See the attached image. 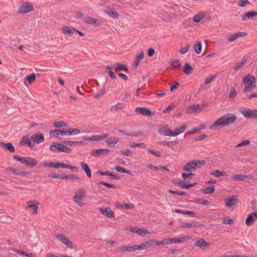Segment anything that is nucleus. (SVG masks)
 Here are the masks:
<instances>
[{"label": "nucleus", "instance_id": "f257e3e1", "mask_svg": "<svg viewBox=\"0 0 257 257\" xmlns=\"http://www.w3.org/2000/svg\"><path fill=\"white\" fill-rule=\"evenodd\" d=\"M237 120V116L234 113H228L218 118L210 126V128L217 130L218 128L222 127L233 124Z\"/></svg>", "mask_w": 257, "mask_h": 257}, {"label": "nucleus", "instance_id": "f03ea898", "mask_svg": "<svg viewBox=\"0 0 257 257\" xmlns=\"http://www.w3.org/2000/svg\"><path fill=\"white\" fill-rule=\"evenodd\" d=\"M243 83L244 87L243 90V93L250 92L255 87V80L254 76L248 75L243 77Z\"/></svg>", "mask_w": 257, "mask_h": 257}, {"label": "nucleus", "instance_id": "7ed1b4c3", "mask_svg": "<svg viewBox=\"0 0 257 257\" xmlns=\"http://www.w3.org/2000/svg\"><path fill=\"white\" fill-rule=\"evenodd\" d=\"M86 196V192L84 188H80L77 190L73 197V201L79 206H83L84 204L82 202L84 201Z\"/></svg>", "mask_w": 257, "mask_h": 257}, {"label": "nucleus", "instance_id": "20e7f679", "mask_svg": "<svg viewBox=\"0 0 257 257\" xmlns=\"http://www.w3.org/2000/svg\"><path fill=\"white\" fill-rule=\"evenodd\" d=\"M14 158L17 161L29 167H35L38 163L36 159L29 157H21L17 155H14Z\"/></svg>", "mask_w": 257, "mask_h": 257}, {"label": "nucleus", "instance_id": "39448f33", "mask_svg": "<svg viewBox=\"0 0 257 257\" xmlns=\"http://www.w3.org/2000/svg\"><path fill=\"white\" fill-rule=\"evenodd\" d=\"M50 150L53 152H65L70 153L72 151V149L60 143H53L50 146Z\"/></svg>", "mask_w": 257, "mask_h": 257}, {"label": "nucleus", "instance_id": "423d86ee", "mask_svg": "<svg viewBox=\"0 0 257 257\" xmlns=\"http://www.w3.org/2000/svg\"><path fill=\"white\" fill-rule=\"evenodd\" d=\"M204 164L203 160H195L188 162L183 168L185 171L192 172Z\"/></svg>", "mask_w": 257, "mask_h": 257}, {"label": "nucleus", "instance_id": "0eeeda50", "mask_svg": "<svg viewBox=\"0 0 257 257\" xmlns=\"http://www.w3.org/2000/svg\"><path fill=\"white\" fill-rule=\"evenodd\" d=\"M189 238V236L186 235L182 237L168 238L164 239V244L167 245L170 243H183L186 240Z\"/></svg>", "mask_w": 257, "mask_h": 257}, {"label": "nucleus", "instance_id": "6e6552de", "mask_svg": "<svg viewBox=\"0 0 257 257\" xmlns=\"http://www.w3.org/2000/svg\"><path fill=\"white\" fill-rule=\"evenodd\" d=\"M39 203L35 200H30L27 202L26 209L31 210L33 213L37 214Z\"/></svg>", "mask_w": 257, "mask_h": 257}, {"label": "nucleus", "instance_id": "1a4fd4ad", "mask_svg": "<svg viewBox=\"0 0 257 257\" xmlns=\"http://www.w3.org/2000/svg\"><path fill=\"white\" fill-rule=\"evenodd\" d=\"M241 113L247 118H254L255 109H250L243 108L240 110Z\"/></svg>", "mask_w": 257, "mask_h": 257}, {"label": "nucleus", "instance_id": "9d476101", "mask_svg": "<svg viewBox=\"0 0 257 257\" xmlns=\"http://www.w3.org/2000/svg\"><path fill=\"white\" fill-rule=\"evenodd\" d=\"M237 199L235 195H232L230 198L225 200V204L227 208H231L236 207L237 203Z\"/></svg>", "mask_w": 257, "mask_h": 257}, {"label": "nucleus", "instance_id": "9b49d317", "mask_svg": "<svg viewBox=\"0 0 257 257\" xmlns=\"http://www.w3.org/2000/svg\"><path fill=\"white\" fill-rule=\"evenodd\" d=\"M135 111L139 112L143 115L153 116L155 115V113L149 108L144 107H137L135 108Z\"/></svg>", "mask_w": 257, "mask_h": 257}, {"label": "nucleus", "instance_id": "f8f14e48", "mask_svg": "<svg viewBox=\"0 0 257 257\" xmlns=\"http://www.w3.org/2000/svg\"><path fill=\"white\" fill-rule=\"evenodd\" d=\"M33 10V5L29 3H25L23 6L19 9V12L22 14H26L30 12Z\"/></svg>", "mask_w": 257, "mask_h": 257}, {"label": "nucleus", "instance_id": "ddd939ff", "mask_svg": "<svg viewBox=\"0 0 257 257\" xmlns=\"http://www.w3.org/2000/svg\"><path fill=\"white\" fill-rule=\"evenodd\" d=\"M56 238L65 244L68 247H72L73 245L72 242L69 240L68 237L63 234H59L56 235Z\"/></svg>", "mask_w": 257, "mask_h": 257}, {"label": "nucleus", "instance_id": "4468645a", "mask_svg": "<svg viewBox=\"0 0 257 257\" xmlns=\"http://www.w3.org/2000/svg\"><path fill=\"white\" fill-rule=\"evenodd\" d=\"M109 152V150L108 149H99L93 150L91 152L92 155L96 158L100 157L101 155L106 156Z\"/></svg>", "mask_w": 257, "mask_h": 257}, {"label": "nucleus", "instance_id": "2eb2a0df", "mask_svg": "<svg viewBox=\"0 0 257 257\" xmlns=\"http://www.w3.org/2000/svg\"><path fill=\"white\" fill-rule=\"evenodd\" d=\"M97 210L104 216L108 218H113L114 214L113 211L108 207L106 208H98Z\"/></svg>", "mask_w": 257, "mask_h": 257}, {"label": "nucleus", "instance_id": "dca6fc26", "mask_svg": "<svg viewBox=\"0 0 257 257\" xmlns=\"http://www.w3.org/2000/svg\"><path fill=\"white\" fill-rule=\"evenodd\" d=\"M31 139L33 142L40 144L44 141V137L40 132H37L31 136Z\"/></svg>", "mask_w": 257, "mask_h": 257}, {"label": "nucleus", "instance_id": "f3484780", "mask_svg": "<svg viewBox=\"0 0 257 257\" xmlns=\"http://www.w3.org/2000/svg\"><path fill=\"white\" fill-rule=\"evenodd\" d=\"M247 35L245 32H238L237 33L233 34L230 36H227V40L229 42H232L235 40L237 38L239 37H243Z\"/></svg>", "mask_w": 257, "mask_h": 257}, {"label": "nucleus", "instance_id": "a211bd4d", "mask_svg": "<svg viewBox=\"0 0 257 257\" xmlns=\"http://www.w3.org/2000/svg\"><path fill=\"white\" fill-rule=\"evenodd\" d=\"M8 170L10 172L14 173L15 174L17 175H21V176H27L29 174L28 172H24L20 170L19 169H16L13 167H10L8 169Z\"/></svg>", "mask_w": 257, "mask_h": 257}, {"label": "nucleus", "instance_id": "6ab92c4d", "mask_svg": "<svg viewBox=\"0 0 257 257\" xmlns=\"http://www.w3.org/2000/svg\"><path fill=\"white\" fill-rule=\"evenodd\" d=\"M144 59V52H141L138 55L136 56V59L134 64L132 65L134 69L137 68L140 62Z\"/></svg>", "mask_w": 257, "mask_h": 257}, {"label": "nucleus", "instance_id": "aec40b11", "mask_svg": "<svg viewBox=\"0 0 257 257\" xmlns=\"http://www.w3.org/2000/svg\"><path fill=\"white\" fill-rule=\"evenodd\" d=\"M194 244L195 246L199 247L201 249H205L209 245V244L203 239L197 240Z\"/></svg>", "mask_w": 257, "mask_h": 257}, {"label": "nucleus", "instance_id": "412c9836", "mask_svg": "<svg viewBox=\"0 0 257 257\" xmlns=\"http://www.w3.org/2000/svg\"><path fill=\"white\" fill-rule=\"evenodd\" d=\"M104 12L105 14L113 19H118L119 15L118 13L114 9H109L108 10L105 11Z\"/></svg>", "mask_w": 257, "mask_h": 257}, {"label": "nucleus", "instance_id": "4be33fe9", "mask_svg": "<svg viewBox=\"0 0 257 257\" xmlns=\"http://www.w3.org/2000/svg\"><path fill=\"white\" fill-rule=\"evenodd\" d=\"M80 164L82 169L85 171L87 176L89 178H91V171L89 169L88 165L84 162H81Z\"/></svg>", "mask_w": 257, "mask_h": 257}, {"label": "nucleus", "instance_id": "5701e85b", "mask_svg": "<svg viewBox=\"0 0 257 257\" xmlns=\"http://www.w3.org/2000/svg\"><path fill=\"white\" fill-rule=\"evenodd\" d=\"M119 132L122 133L124 135L131 136V137H138L143 135V132L141 131H139L138 132H132V133H127L126 131L124 130H118Z\"/></svg>", "mask_w": 257, "mask_h": 257}, {"label": "nucleus", "instance_id": "b1692460", "mask_svg": "<svg viewBox=\"0 0 257 257\" xmlns=\"http://www.w3.org/2000/svg\"><path fill=\"white\" fill-rule=\"evenodd\" d=\"M254 17H257V13L255 12H249L244 16H241V20L243 21H245L247 19H250Z\"/></svg>", "mask_w": 257, "mask_h": 257}, {"label": "nucleus", "instance_id": "393cba45", "mask_svg": "<svg viewBox=\"0 0 257 257\" xmlns=\"http://www.w3.org/2000/svg\"><path fill=\"white\" fill-rule=\"evenodd\" d=\"M0 146L5 148L11 152L14 153L15 151V149L12 143H5L3 142H0Z\"/></svg>", "mask_w": 257, "mask_h": 257}, {"label": "nucleus", "instance_id": "a878e982", "mask_svg": "<svg viewBox=\"0 0 257 257\" xmlns=\"http://www.w3.org/2000/svg\"><path fill=\"white\" fill-rule=\"evenodd\" d=\"M186 128V125L185 124L183 125L182 126H180L176 128L175 131L173 132L172 136L173 137L177 136L179 134L183 133Z\"/></svg>", "mask_w": 257, "mask_h": 257}, {"label": "nucleus", "instance_id": "bb28decb", "mask_svg": "<svg viewBox=\"0 0 257 257\" xmlns=\"http://www.w3.org/2000/svg\"><path fill=\"white\" fill-rule=\"evenodd\" d=\"M200 109L199 104H194L188 107L186 109V112L188 113H191L193 111L196 112Z\"/></svg>", "mask_w": 257, "mask_h": 257}, {"label": "nucleus", "instance_id": "cd10ccee", "mask_svg": "<svg viewBox=\"0 0 257 257\" xmlns=\"http://www.w3.org/2000/svg\"><path fill=\"white\" fill-rule=\"evenodd\" d=\"M178 143V142L177 141H162L159 142V144L163 145L167 147H171L172 146H175L177 145Z\"/></svg>", "mask_w": 257, "mask_h": 257}, {"label": "nucleus", "instance_id": "c85d7f7f", "mask_svg": "<svg viewBox=\"0 0 257 257\" xmlns=\"http://www.w3.org/2000/svg\"><path fill=\"white\" fill-rule=\"evenodd\" d=\"M106 142L109 147H113L118 142V139L115 137L111 138L107 140Z\"/></svg>", "mask_w": 257, "mask_h": 257}, {"label": "nucleus", "instance_id": "c756f323", "mask_svg": "<svg viewBox=\"0 0 257 257\" xmlns=\"http://www.w3.org/2000/svg\"><path fill=\"white\" fill-rule=\"evenodd\" d=\"M226 174L225 172L220 171L219 170H215L214 171L210 173V175L214 176L216 177H220L222 176H224Z\"/></svg>", "mask_w": 257, "mask_h": 257}, {"label": "nucleus", "instance_id": "7c9ffc66", "mask_svg": "<svg viewBox=\"0 0 257 257\" xmlns=\"http://www.w3.org/2000/svg\"><path fill=\"white\" fill-rule=\"evenodd\" d=\"M12 250H14L15 252H18V253H19L22 255H25V256H26L28 257H34V254L33 253H27L23 250H20V249H18L17 248H13L12 249Z\"/></svg>", "mask_w": 257, "mask_h": 257}, {"label": "nucleus", "instance_id": "2f4dec72", "mask_svg": "<svg viewBox=\"0 0 257 257\" xmlns=\"http://www.w3.org/2000/svg\"><path fill=\"white\" fill-rule=\"evenodd\" d=\"M113 68H114V71L127 70V67L126 66L120 63H116L113 65Z\"/></svg>", "mask_w": 257, "mask_h": 257}, {"label": "nucleus", "instance_id": "473e14b6", "mask_svg": "<svg viewBox=\"0 0 257 257\" xmlns=\"http://www.w3.org/2000/svg\"><path fill=\"white\" fill-rule=\"evenodd\" d=\"M159 133L166 136H173V132L170 130H167L164 128H159Z\"/></svg>", "mask_w": 257, "mask_h": 257}, {"label": "nucleus", "instance_id": "72a5a7b5", "mask_svg": "<svg viewBox=\"0 0 257 257\" xmlns=\"http://www.w3.org/2000/svg\"><path fill=\"white\" fill-rule=\"evenodd\" d=\"M254 220H255L254 217L250 213L247 216V217L245 220V223L247 226H251L253 224Z\"/></svg>", "mask_w": 257, "mask_h": 257}, {"label": "nucleus", "instance_id": "f704fd0d", "mask_svg": "<svg viewBox=\"0 0 257 257\" xmlns=\"http://www.w3.org/2000/svg\"><path fill=\"white\" fill-rule=\"evenodd\" d=\"M114 169L118 172L126 173L128 174H131V172L129 170H126V169H124V168H123L121 166H119L118 165H115L114 166Z\"/></svg>", "mask_w": 257, "mask_h": 257}, {"label": "nucleus", "instance_id": "c9c22d12", "mask_svg": "<svg viewBox=\"0 0 257 257\" xmlns=\"http://www.w3.org/2000/svg\"><path fill=\"white\" fill-rule=\"evenodd\" d=\"M215 188L214 186L208 187L205 189H203L202 192L205 194H212L214 192Z\"/></svg>", "mask_w": 257, "mask_h": 257}, {"label": "nucleus", "instance_id": "e433bc0d", "mask_svg": "<svg viewBox=\"0 0 257 257\" xmlns=\"http://www.w3.org/2000/svg\"><path fill=\"white\" fill-rule=\"evenodd\" d=\"M84 21L86 23L91 25L96 24L98 22V20L91 17H85Z\"/></svg>", "mask_w": 257, "mask_h": 257}, {"label": "nucleus", "instance_id": "4c0bfd02", "mask_svg": "<svg viewBox=\"0 0 257 257\" xmlns=\"http://www.w3.org/2000/svg\"><path fill=\"white\" fill-rule=\"evenodd\" d=\"M67 123L64 121H56L53 123V126L56 128L67 126Z\"/></svg>", "mask_w": 257, "mask_h": 257}, {"label": "nucleus", "instance_id": "58836bf2", "mask_svg": "<svg viewBox=\"0 0 257 257\" xmlns=\"http://www.w3.org/2000/svg\"><path fill=\"white\" fill-rule=\"evenodd\" d=\"M154 242V239H152L144 242L142 244H141L142 249L143 250L145 249L147 246H150L151 245H153Z\"/></svg>", "mask_w": 257, "mask_h": 257}, {"label": "nucleus", "instance_id": "ea45409f", "mask_svg": "<svg viewBox=\"0 0 257 257\" xmlns=\"http://www.w3.org/2000/svg\"><path fill=\"white\" fill-rule=\"evenodd\" d=\"M198 226V223L196 222L183 223L182 226L184 228H189L191 227H196Z\"/></svg>", "mask_w": 257, "mask_h": 257}, {"label": "nucleus", "instance_id": "a19ab883", "mask_svg": "<svg viewBox=\"0 0 257 257\" xmlns=\"http://www.w3.org/2000/svg\"><path fill=\"white\" fill-rule=\"evenodd\" d=\"M193 70L192 67L188 64L186 63L183 69V72L187 75H189Z\"/></svg>", "mask_w": 257, "mask_h": 257}, {"label": "nucleus", "instance_id": "79ce46f5", "mask_svg": "<svg viewBox=\"0 0 257 257\" xmlns=\"http://www.w3.org/2000/svg\"><path fill=\"white\" fill-rule=\"evenodd\" d=\"M30 141V140L28 136H23L20 140V145L21 146H26V145H28Z\"/></svg>", "mask_w": 257, "mask_h": 257}, {"label": "nucleus", "instance_id": "37998d69", "mask_svg": "<svg viewBox=\"0 0 257 257\" xmlns=\"http://www.w3.org/2000/svg\"><path fill=\"white\" fill-rule=\"evenodd\" d=\"M129 146L131 148H135L137 147H140L143 148H146V145L145 144L142 143H136L135 142H130L129 143Z\"/></svg>", "mask_w": 257, "mask_h": 257}, {"label": "nucleus", "instance_id": "c03bdc74", "mask_svg": "<svg viewBox=\"0 0 257 257\" xmlns=\"http://www.w3.org/2000/svg\"><path fill=\"white\" fill-rule=\"evenodd\" d=\"M204 16L202 14L196 15L194 16L193 21L195 23H199L204 18Z\"/></svg>", "mask_w": 257, "mask_h": 257}, {"label": "nucleus", "instance_id": "a18cd8bd", "mask_svg": "<svg viewBox=\"0 0 257 257\" xmlns=\"http://www.w3.org/2000/svg\"><path fill=\"white\" fill-rule=\"evenodd\" d=\"M194 49L196 54H199L201 53L202 49L201 42H198V43L194 45Z\"/></svg>", "mask_w": 257, "mask_h": 257}, {"label": "nucleus", "instance_id": "49530a36", "mask_svg": "<svg viewBox=\"0 0 257 257\" xmlns=\"http://www.w3.org/2000/svg\"><path fill=\"white\" fill-rule=\"evenodd\" d=\"M123 107V104L122 103H117V104L113 105L110 107V110L111 111H117L118 109H120Z\"/></svg>", "mask_w": 257, "mask_h": 257}, {"label": "nucleus", "instance_id": "de8ad7c7", "mask_svg": "<svg viewBox=\"0 0 257 257\" xmlns=\"http://www.w3.org/2000/svg\"><path fill=\"white\" fill-rule=\"evenodd\" d=\"M233 179L238 181H243L248 178L247 176L244 175H237L233 176Z\"/></svg>", "mask_w": 257, "mask_h": 257}, {"label": "nucleus", "instance_id": "09e8293b", "mask_svg": "<svg viewBox=\"0 0 257 257\" xmlns=\"http://www.w3.org/2000/svg\"><path fill=\"white\" fill-rule=\"evenodd\" d=\"M216 77V75H211L209 76L208 77H206L205 81H204V84H208L212 82V80H213Z\"/></svg>", "mask_w": 257, "mask_h": 257}, {"label": "nucleus", "instance_id": "8fccbe9b", "mask_svg": "<svg viewBox=\"0 0 257 257\" xmlns=\"http://www.w3.org/2000/svg\"><path fill=\"white\" fill-rule=\"evenodd\" d=\"M246 62V60L244 59H243L241 62H238L236 65L234 67V69L235 70H238L240 69L242 66L244 64V63Z\"/></svg>", "mask_w": 257, "mask_h": 257}, {"label": "nucleus", "instance_id": "3c124183", "mask_svg": "<svg viewBox=\"0 0 257 257\" xmlns=\"http://www.w3.org/2000/svg\"><path fill=\"white\" fill-rule=\"evenodd\" d=\"M69 136L78 135L81 132L80 130L78 128H69Z\"/></svg>", "mask_w": 257, "mask_h": 257}, {"label": "nucleus", "instance_id": "603ef678", "mask_svg": "<svg viewBox=\"0 0 257 257\" xmlns=\"http://www.w3.org/2000/svg\"><path fill=\"white\" fill-rule=\"evenodd\" d=\"M170 64H171V66H172L173 68H176L179 67L180 66L181 63L179 60L175 59V60H173L171 62Z\"/></svg>", "mask_w": 257, "mask_h": 257}, {"label": "nucleus", "instance_id": "864d4df0", "mask_svg": "<svg viewBox=\"0 0 257 257\" xmlns=\"http://www.w3.org/2000/svg\"><path fill=\"white\" fill-rule=\"evenodd\" d=\"M26 78L27 80L29 82V83H31L36 78L35 74L34 73H32L30 75H27Z\"/></svg>", "mask_w": 257, "mask_h": 257}, {"label": "nucleus", "instance_id": "5fc2aeb1", "mask_svg": "<svg viewBox=\"0 0 257 257\" xmlns=\"http://www.w3.org/2000/svg\"><path fill=\"white\" fill-rule=\"evenodd\" d=\"M196 203L200 204H203L204 205H207L209 204V201L207 200L203 199H198L196 201Z\"/></svg>", "mask_w": 257, "mask_h": 257}, {"label": "nucleus", "instance_id": "6e6d98bb", "mask_svg": "<svg viewBox=\"0 0 257 257\" xmlns=\"http://www.w3.org/2000/svg\"><path fill=\"white\" fill-rule=\"evenodd\" d=\"M62 32L64 34H71L72 32L68 26H64L62 27Z\"/></svg>", "mask_w": 257, "mask_h": 257}, {"label": "nucleus", "instance_id": "4d7b16f0", "mask_svg": "<svg viewBox=\"0 0 257 257\" xmlns=\"http://www.w3.org/2000/svg\"><path fill=\"white\" fill-rule=\"evenodd\" d=\"M151 233L149 232V230L143 229V228H140V230H139V232L138 234L140 235L141 236H144L147 234H150Z\"/></svg>", "mask_w": 257, "mask_h": 257}, {"label": "nucleus", "instance_id": "13d9d810", "mask_svg": "<svg viewBox=\"0 0 257 257\" xmlns=\"http://www.w3.org/2000/svg\"><path fill=\"white\" fill-rule=\"evenodd\" d=\"M250 143V141L248 140H243L238 144H237L235 147H241L242 146L248 145Z\"/></svg>", "mask_w": 257, "mask_h": 257}, {"label": "nucleus", "instance_id": "bf43d9fd", "mask_svg": "<svg viewBox=\"0 0 257 257\" xmlns=\"http://www.w3.org/2000/svg\"><path fill=\"white\" fill-rule=\"evenodd\" d=\"M189 48H190L189 45H187L184 47H181L180 51V53L181 54H185L188 51Z\"/></svg>", "mask_w": 257, "mask_h": 257}, {"label": "nucleus", "instance_id": "052dcab7", "mask_svg": "<svg viewBox=\"0 0 257 257\" xmlns=\"http://www.w3.org/2000/svg\"><path fill=\"white\" fill-rule=\"evenodd\" d=\"M120 153L121 155L125 156H130L132 154V152L129 149H126L125 150L120 151Z\"/></svg>", "mask_w": 257, "mask_h": 257}, {"label": "nucleus", "instance_id": "680f3d73", "mask_svg": "<svg viewBox=\"0 0 257 257\" xmlns=\"http://www.w3.org/2000/svg\"><path fill=\"white\" fill-rule=\"evenodd\" d=\"M147 151L150 153V154H152L155 156L157 157H161V153L159 151H154L153 150L151 149H148Z\"/></svg>", "mask_w": 257, "mask_h": 257}, {"label": "nucleus", "instance_id": "e2e57ef3", "mask_svg": "<svg viewBox=\"0 0 257 257\" xmlns=\"http://www.w3.org/2000/svg\"><path fill=\"white\" fill-rule=\"evenodd\" d=\"M99 184L103 185L104 186H105L106 187H108L111 188H113V189L116 188V186L115 185L110 184L108 183H106V182H100V183H99Z\"/></svg>", "mask_w": 257, "mask_h": 257}, {"label": "nucleus", "instance_id": "0e129e2a", "mask_svg": "<svg viewBox=\"0 0 257 257\" xmlns=\"http://www.w3.org/2000/svg\"><path fill=\"white\" fill-rule=\"evenodd\" d=\"M237 95L236 90L234 88H232L229 94V97L231 98H234Z\"/></svg>", "mask_w": 257, "mask_h": 257}, {"label": "nucleus", "instance_id": "69168bd1", "mask_svg": "<svg viewBox=\"0 0 257 257\" xmlns=\"http://www.w3.org/2000/svg\"><path fill=\"white\" fill-rule=\"evenodd\" d=\"M69 180H78L80 179V178L78 176H77L76 175L74 174H71V175H67V179Z\"/></svg>", "mask_w": 257, "mask_h": 257}, {"label": "nucleus", "instance_id": "338daca9", "mask_svg": "<svg viewBox=\"0 0 257 257\" xmlns=\"http://www.w3.org/2000/svg\"><path fill=\"white\" fill-rule=\"evenodd\" d=\"M48 167L50 168H60V163H54V162H50L48 164Z\"/></svg>", "mask_w": 257, "mask_h": 257}, {"label": "nucleus", "instance_id": "774afa93", "mask_svg": "<svg viewBox=\"0 0 257 257\" xmlns=\"http://www.w3.org/2000/svg\"><path fill=\"white\" fill-rule=\"evenodd\" d=\"M249 3L248 0H240L238 5L241 7H244L246 5Z\"/></svg>", "mask_w": 257, "mask_h": 257}]
</instances>
